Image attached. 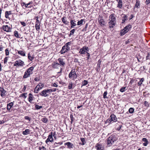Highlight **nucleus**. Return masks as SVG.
<instances>
[{"mask_svg": "<svg viewBox=\"0 0 150 150\" xmlns=\"http://www.w3.org/2000/svg\"><path fill=\"white\" fill-rule=\"evenodd\" d=\"M117 139L116 136L115 134H112L107 139V144L108 147L111 146L114 143Z\"/></svg>", "mask_w": 150, "mask_h": 150, "instance_id": "1", "label": "nucleus"}, {"mask_svg": "<svg viewBox=\"0 0 150 150\" xmlns=\"http://www.w3.org/2000/svg\"><path fill=\"white\" fill-rule=\"evenodd\" d=\"M71 44V42H67L65 45L62 48L61 50L60 51V52L61 54H63L68 51L70 50V48L69 47H68V45H70Z\"/></svg>", "mask_w": 150, "mask_h": 150, "instance_id": "2", "label": "nucleus"}, {"mask_svg": "<svg viewBox=\"0 0 150 150\" xmlns=\"http://www.w3.org/2000/svg\"><path fill=\"white\" fill-rule=\"evenodd\" d=\"M68 76L69 78L72 79H74L77 77V75L75 72V69L71 70Z\"/></svg>", "mask_w": 150, "mask_h": 150, "instance_id": "3", "label": "nucleus"}, {"mask_svg": "<svg viewBox=\"0 0 150 150\" xmlns=\"http://www.w3.org/2000/svg\"><path fill=\"white\" fill-rule=\"evenodd\" d=\"M89 49L88 47L86 46L83 47L82 48L80 49L79 53L81 54H84L87 53V51H88Z\"/></svg>", "mask_w": 150, "mask_h": 150, "instance_id": "4", "label": "nucleus"}, {"mask_svg": "<svg viewBox=\"0 0 150 150\" xmlns=\"http://www.w3.org/2000/svg\"><path fill=\"white\" fill-rule=\"evenodd\" d=\"M24 65V62L21 60H19L16 61L15 63L14 64V66L17 67L19 66L22 67Z\"/></svg>", "mask_w": 150, "mask_h": 150, "instance_id": "5", "label": "nucleus"}, {"mask_svg": "<svg viewBox=\"0 0 150 150\" xmlns=\"http://www.w3.org/2000/svg\"><path fill=\"white\" fill-rule=\"evenodd\" d=\"M110 117V119L108 120L109 123H111L112 121L116 122L117 120V118L114 114L111 115Z\"/></svg>", "mask_w": 150, "mask_h": 150, "instance_id": "6", "label": "nucleus"}, {"mask_svg": "<svg viewBox=\"0 0 150 150\" xmlns=\"http://www.w3.org/2000/svg\"><path fill=\"white\" fill-rule=\"evenodd\" d=\"M53 141V140L52 137V132H51L50 133V134L48 136V138L46 140L45 142L46 143H47L49 142H52Z\"/></svg>", "mask_w": 150, "mask_h": 150, "instance_id": "7", "label": "nucleus"}, {"mask_svg": "<svg viewBox=\"0 0 150 150\" xmlns=\"http://www.w3.org/2000/svg\"><path fill=\"white\" fill-rule=\"evenodd\" d=\"M95 149L96 150H104V148L102 145L99 144H97L95 146Z\"/></svg>", "mask_w": 150, "mask_h": 150, "instance_id": "8", "label": "nucleus"}, {"mask_svg": "<svg viewBox=\"0 0 150 150\" xmlns=\"http://www.w3.org/2000/svg\"><path fill=\"white\" fill-rule=\"evenodd\" d=\"M60 66V65L57 62H53L52 64V67L54 69H58Z\"/></svg>", "mask_w": 150, "mask_h": 150, "instance_id": "9", "label": "nucleus"}, {"mask_svg": "<svg viewBox=\"0 0 150 150\" xmlns=\"http://www.w3.org/2000/svg\"><path fill=\"white\" fill-rule=\"evenodd\" d=\"M40 23L39 21H38V22H36L35 27L36 30L37 31H39L40 29Z\"/></svg>", "mask_w": 150, "mask_h": 150, "instance_id": "10", "label": "nucleus"}, {"mask_svg": "<svg viewBox=\"0 0 150 150\" xmlns=\"http://www.w3.org/2000/svg\"><path fill=\"white\" fill-rule=\"evenodd\" d=\"M34 68L33 67H31L28 69L26 71L27 73L30 74H31L33 73V71L34 70Z\"/></svg>", "mask_w": 150, "mask_h": 150, "instance_id": "11", "label": "nucleus"}, {"mask_svg": "<svg viewBox=\"0 0 150 150\" xmlns=\"http://www.w3.org/2000/svg\"><path fill=\"white\" fill-rule=\"evenodd\" d=\"M40 95L44 97H47L49 96V95L47 94V91L45 90H44L42 91L41 93H40Z\"/></svg>", "mask_w": 150, "mask_h": 150, "instance_id": "12", "label": "nucleus"}, {"mask_svg": "<svg viewBox=\"0 0 150 150\" xmlns=\"http://www.w3.org/2000/svg\"><path fill=\"white\" fill-rule=\"evenodd\" d=\"M0 91L1 92V96L3 97L6 95V91L3 88H0Z\"/></svg>", "mask_w": 150, "mask_h": 150, "instance_id": "13", "label": "nucleus"}, {"mask_svg": "<svg viewBox=\"0 0 150 150\" xmlns=\"http://www.w3.org/2000/svg\"><path fill=\"white\" fill-rule=\"evenodd\" d=\"M118 2L117 7L121 8L122 6V0H116Z\"/></svg>", "mask_w": 150, "mask_h": 150, "instance_id": "14", "label": "nucleus"}, {"mask_svg": "<svg viewBox=\"0 0 150 150\" xmlns=\"http://www.w3.org/2000/svg\"><path fill=\"white\" fill-rule=\"evenodd\" d=\"M109 24L110 28H112L115 25L116 23L115 22L110 21L109 22Z\"/></svg>", "mask_w": 150, "mask_h": 150, "instance_id": "15", "label": "nucleus"}, {"mask_svg": "<svg viewBox=\"0 0 150 150\" xmlns=\"http://www.w3.org/2000/svg\"><path fill=\"white\" fill-rule=\"evenodd\" d=\"M18 53L23 56H25V53L24 51L22 50H18Z\"/></svg>", "mask_w": 150, "mask_h": 150, "instance_id": "16", "label": "nucleus"}, {"mask_svg": "<svg viewBox=\"0 0 150 150\" xmlns=\"http://www.w3.org/2000/svg\"><path fill=\"white\" fill-rule=\"evenodd\" d=\"M58 61L60 64L61 65H62V66H64L65 64V63L64 62V61L63 59H62L61 58H59L58 59Z\"/></svg>", "mask_w": 150, "mask_h": 150, "instance_id": "17", "label": "nucleus"}, {"mask_svg": "<svg viewBox=\"0 0 150 150\" xmlns=\"http://www.w3.org/2000/svg\"><path fill=\"white\" fill-rule=\"evenodd\" d=\"M76 21L74 20H71L70 21L71 27V28H74L76 25V24L75 23Z\"/></svg>", "mask_w": 150, "mask_h": 150, "instance_id": "18", "label": "nucleus"}, {"mask_svg": "<svg viewBox=\"0 0 150 150\" xmlns=\"http://www.w3.org/2000/svg\"><path fill=\"white\" fill-rule=\"evenodd\" d=\"M3 28L4 31L7 32H9V27L8 25H3Z\"/></svg>", "mask_w": 150, "mask_h": 150, "instance_id": "19", "label": "nucleus"}, {"mask_svg": "<svg viewBox=\"0 0 150 150\" xmlns=\"http://www.w3.org/2000/svg\"><path fill=\"white\" fill-rule=\"evenodd\" d=\"M30 130L29 129H26L25 131L23 132V134L24 135H27L30 133Z\"/></svg>", "mask_w": 150, "mask_h": 150, "instance_id": "20", "label": "nucleus"}, {"mask_svg": "<svg viewBox=\"0 0 150 150\" xmlns=\"http://www.w3.org/2000/svg\"><path fill=\"white\" fill-rule=\"evenodd\" d=\"M42 88L41 87L36 86L34 89V92L36 93H38V92Z\"/></svg>", "mask_w": 150, "mask_h": 150, "instance_id": "21", "label": "nucleus"}, {"mask_svg": "<svg viewBox=\"0 0 150 150\" xmlns=\"http://www.w3.org/2000/svg\"><path fill=\"white\" fill-rule=\"evenodd\" d=\"M28 99L30 103H31L32 101L33 100V96L31 93H30L29 94Z\"/></svg>", "mask_w": 150, "mask_h": 150, "instance_id": "22", "label": "nucleus"}, {"mask_svg": "<svg viewBox=\"0 0 150 150\" xmlns=\"http://www.w3.org/2000/svg\"><path fill=\"white\" fill-rule=\"evenodd\" d=\"M65 145L67 146L68 148H72L73 144L70 142H67L64 144Z\"/></svg>", "mask_w": 150, "mask_h": 150, "instance_id": "23", "label": "nucleus"}, {"mask_svg": "<svg viewBox=\"0 0 150 150\" xmlns=\"http://www.w3.org/2000/svg\"><path fill=\"white\" fill-rule=\"evenodd\" d=\"M142 141L145 142L143 144V145L144 146H146L148 143L147 140L146 138H143Z\"/></svg>", "mask_w": 150, "mask_h": 150, "instance_id": "24", "label": "nucleus"}, {"mask_svg": "<svg viewBox=\"0 0 150 150\" xmlns=\"http://www.w3.org/2000/svg\"><path fill=\"white\" fill-rule=\"evenodd\" d=\"M66 18L64 17H63L62 18V22L66 24H67L69 23V22L67 21L66 20Z\"/></svg>", "mask_w": 150, "mask_h": 150, "instance_id": "25", "label": "nucleus"}, {"mask_svg": "<svg viewBox=\"0 0 150 150\" xmlns=\"http://www.w3.org/2000/svg\"><path fill=\"white\" fill-rule=\"evenodd\" d=\"M129 31V30L127 29L126 30H125L124 29H123L120 32V35H124L126 33H127V32H128Z\"/></svg>", "mask_w": 150, "mask_h": 150, "instance_id": "26", "label": "nucleus"}, {"mask_svg": "<svg viewBox=\"0 0 150 150\" xmlns=\"http://www.w3.org/2000/svg\"><path fill=\"white\" fill-rule=\"evenodd\" d=\"M30 75V74L27 73V72L25 71L24 73V75L23 76V78L24 79L27 78L29 77Z\"/></svg>", "mask_w": 150, "mask_h": 150, "instance_id": "27", "label": "nucleus"}, {"mask_svg": "<svg viewBox=\"0 0 150 150\" xmlns=\"http://www.w3.org/2000/svg\"><path fill=\"white\" fill-rule=\"evenodd\" d=\"M14 36L17 38H20L21 35H19L18 34V32L16 31H14Z\"/></svg>", "mask_w": 150, "mask_h": 150, "instance_id": "28", "label": "nucleus"}, {"mask_svg": "<svg viewBox=\"0 0 150 150\" xmlns=\"http://www.w3.org/2000/svg\"><path fill=\"white\" fill-rule=\"evenodd\" d=\"M28 58L31 61H32L34 58L33 56H31L30 53L28 54Z\"/></svg>", "mask_w": 150, "mask_h": 150, "instance_id": "29", "label": "nucleus"}, {"mask_svg": "<svg viewBox=\"0 0 150 150\" xmlns=\"http://www.w3.org/2000/svg\"><path fill=\"white\" fill-rule=\"evenodd\" d=\"M99 23L101 25H104L105 22L103 19H101L98 21Z\"/></svg>", "mask_w": 150, "mask_h": 150, "instance_id": "30", "label": "nucleus"}, {"mask_svg": "<svg viewBox=\"0 0 150 150\" xmlns=\"http://www.w3.org/2000/svg\"><path fill=\"white\" fill-rule=\"evenodd\" d=\"M123 19L122 20V23H124L126 21L127 19V17L126 15H124L123 17Z\"/></svg>", "mask_w": 150, "mask_h": 150, "instance_id": "31", "label": "nucleus"}, {"mask_svg": "<svg viewBox=\"0 0 150 150\" xmlns=\"http://www.w3.org/2000/svg\"><path fill=\"white\" fill-rule=\"evenodd\" d=\"M144 80V78H142L139 81L138 83V85L139 86H141L142 84V82Z\"/></svg>", "mask_w": 150, "mask_h": 150, "instance_id": "32", "label": "nucleus"}, {"mask_svg": "<svg viewBox=\"0 0 150 150\" xmlns=\"http://www.w3.org/2000/svg\"><path fill=\"white\" fill-rule=\"evenodd\" d=\"M84 21V19H81L80 21H78L77 22V25H82Z\"/></svg>", "mask_w": 150, "mask_h": 150, "instance_id": "33", "label": "nucleus"}, {"mask_svg": "<svg viewBox=\"0 0 150 150\" xmlns=\"http://www.w3.org/2000/svg\"><path fill=\"white\" fill-rule=\"evenodd\" d=\"M41 120L44 123H46L47 122L48 119L46 118H43L41 119Z\"/></svg>", "mask_w": 150, "mask_h": 150, "instance_id": "34", "label": "nucleus"}, {"mask_svg": "<svg viewBox=\"0 0 150 150\" xmlns=\"http://www.w3.org/2000/svg\"><path fill=\"white\" fill-rule=\"evenodd\" d=\"M88 82L86 80H84L82 83V86H86L88 84Z\"/></svg>", "mask_w": 150, "mask_h": 150, "instance_id": "35", "label": "nucleus"}, {"mask_svg": "<svg viewBox=\"0 0 150 150\" xmlns=\"http://www.w3.org/2000/svg\"><path fill=\"white\" fill-rule=\"evenodd\" d=\"M42 108V106H39L37 105H35V108L36 110H39Z\"/></svg>", "mask_w": 150, "mask_h": 150, "instance_id": "36", "label": "nucleus"}, {"mask_svg": "<svg viewBox=\"0 0 150 150\" xmlns=\"http://www.w3.org/2000/svg\"><path fill=\"white\" fill-rule=\"evenodd\" d=\"M9 11L8 12V11H6L5 12V17L6 18H9Z\"/></svg>", "mask_w": 150, "mask_h": 150, "instance_id": "37", "label": "nucleus"}, {"mask_svg": "<svg viewBox=\"0 0 150 150\" xmlns=\"http://www.w3.org/2000/svg\"><path fill=\"white\" fill-rule=\"evenodd\" d=\"M134 111V109L133 108H131L129 110V112L130 113H133Z\"/></svg>", "mask_w": 150, "mask_h": 150, "instance_id": "38", "label": "nucleus"}, {"mask_svg": "<svg viewBox=\"0 0 150 150\" xmlns=\"http://www.w3.org/2000/svg\"><path fill=\"white\" fill-rule=\"evenodd\" d=\"M9 57H5L4 59V64H6L7 61L8 59H9Z\"/></svg>", "mask_w": 150, "mask_h": 150, "instance_id": "39", "label": "nucleus"}, {"mask_svg": "<svg viewBox=\"0 0 150 150\" xmlns=\"http://www.w3.org/2000/svg\"><path fill=\"white\" fill-rule=\"evenodd\" d=\"M139 7V2L137 1L134 8H138Z\"/></svg>", "mask_w": 150, "mask_h": 150, "instance_id": "40", "label": "nucleus"}, {"mask_svg": "<svg viewBox=\"0 0 150 150\" xmlns=\"http://www.w3.org/2000/svg\"><path fill=\"white\" fill-rule=\"evenodd\" d=\"M33 3L32 1L29 2L28 3L26 4V8H30V7L31 6H30V5L32 4Z\"/></svg>", "mask_w": 150, "mask_h": 150, "instance_id": "41", "label": "nucleus"}, {"mask_svg": "<svg viewBox=\"0 0 150 150\" xmlns=\"http://www.w3.org/2000/svg\"><path fill=\"white\" fill-rule=\"evenodd\" d=\"M131 25H129L127 26H126L124 28V29L125 30H126L127 29H128L129 30V29L131 28Z\"/></svg>", "mask_w": 150, "mask_h": 150, "instance_id": "42", "label": "nucleus"}, {"mask_svg": "<svg viewBox=\"0 0 150 150\" xmlns=\"http://www.w3.org/2000/svg\"><path fill=\"white\" fill-rule=\"evenodd\" d=\"M107 93H108L107 91L104 92L103 95V97L104 98H108L106 96V95L107 94Z\"/></svg>", "mask_w": 150, "mask_h": 150, "instance_id": "43", "label": "nucleus"}, {"mask_svg": "<svg viewBox=\"0 0 150 150\" xmlns=\"http://www.w3.org/2000/svg\"><path fill=\"white\" fill-rule=\"evenodd\" d=\"M81 140L82 142V144L83 145H84L86 143V142L85 141V139L84 138H81Z\"/></svg>", "mask_w": 150, "mask_h": 150, "instance_id": "44", "label": "nucleus"}, {"mask_svg": "<svg viewBox=\"0 0 150 150\" xmlns=\"http://www.w3.org/2000/svg\"><path fill=\"white\" fill-rule=\"evenodd\" d=\"M27 94V93H22V94H21V96L22 97H23L25 98L27 97L26 96Z\"/></svg>", "mask_w": 150, "mask_h": 150, "instance_id": "45", "label": "nucleus"}, {"mask_svg": "<svg viewBox=\"0 0 150 150\" xmlns=\"http://www.w3.org/2000/svg\"><path fill=\"white\" fill-rule=\"evenodd\" d=\"M126 87H122L120 89V91L122 92H124L125 90Z\"/></svg>", "mask_w": 150, "mask_h": 150, "instance_id": "46", "label": "nucleus"}, {"mask_svg": "<svg viewBox=\"0 0 150 150\" xmlns=\"http://www.w3.org/2000/svg\"><path fill=\"white\" fill-rule=\"evenodd\" d=\"M97 67L99 68L100 67L101 61L100 60H99L98 62Z\"/></svg>", "mask_w": 150, "mask_h": 150, "instance_id": "47", "label": "nucleus"}, {"mask_svg": "<svg viewBox=\"0 0 150 150\" xmlns=\"http://www.w3.org/2000/svg\"><path fill=\"white\" fill-rule=\"evenodd\" d=\"M73 84L72 83H70L68 86V88L69 89H70L72 88V87Z\"/></svg>", "mask_w": 150, "mask_h": 150, "instance_id": "48", "label": "nucleus"}, {"mask_svg": "<svg viewBox=\"0 0 150 150\" xmlns=\"http://www.w3.org/2000/svg\"><path fill=\"white\" fill-rule=\"evenodd\" d=\"M144 105L145 106L149 107V103L146 101H145L144 103Z\"/></svg>", "mask_w": 150, "mask_h": 150, "instance_id": "49", "label": "nucleus"}, {"mask_svg": "<svg viewBox=\"0 0 150 150\" xmlns=\"http://www.w3.org/2000/svg\"><path fill=\"white\" fill-rule=\"evenodd\" d=\"M24 118L25 120H29V121H30L31 120L30 118L28 116H25L24 117Z\"/></svg>", "mask_w": 150, "mask_h": 150, "instance_id": "50", "label": "nucleus"}, {"mask_svg": "<svg viewBox=\"0 0 150 150\" xmlns=\"http://www.w3.org/2000/svg\"><path fill=\"white\" fill-rule=\"evenodd\" d=\"M5 53H6V55H9V52L8 50V49H7L5 50Z\"/></svg>", "mask_w": 150, "mask_h": 150, "instance_id": "51", "label": "nucleus"}, {"mask_svg": "<svg viewBox=\"0 0 150 150\" xmlns=\"http://www.w3.org/2000/svg\"><path fill=\"white\" fill-rule=\"evenodd\" d=\"M45 90L47 91V93H50L52 92V90L51 89Z\"/></svg>", "mask_w": 150, "mask_h": 150, "instance_id": "52", "label": "nucleus"}, {"mask_svg": "<svg viewBox=\"0 0 150 150\" xmlns=\"http://www.w3.org/2000/svg\"><path fill=\"white\" fill-rule=\"evenodd\" d=\"M110 18V19H111L112 18H115L114 16V14H112L110 15L109 17Z\"/></svg>", "mask_w": 150, "mask_h": 150, "instance_id": "53", "label": "nucleus"}, {"mask_svg": "<svg viewBox=\"0 0 150 150\" xmlns=\"http://www.w3.org/2000/svg\"><path fill=\"white\" fill-rule=\"evenodd\" d=\"M122 127V125H119V126H118L117 128L116 129L119 131L120 130V129H121Z\"/></svg>", "mask_w": 150, "mask_h": 150, "instance_id": "54", "label": "nucleus"}, {"mask_svg": "<svg viewBox=\"0 0 150 150\" xmlns=\"http://www.w3.org/2000/svg\"><path fill=\"white\" fill-rule=\"evenodd\" d=\"M36 86H38H38L41 87H42V88L44 86V85L43 84H42L41 83H39L38 85Z\"/></svg>", "mask_w": 150, "mask_h": 150, "instance_id": "55", "label": "nucleus"}, {"mask_svg": "<svg viewBox=\"0 0 150 150\" xmlns=\"http://www.w3.org/2000/svg\"><path fill=\"white\" fill-rule=\"evenodd\" d=\"M20 23L23 26H25L26 25V23L24 22H20Z\"/></svg>", "mask_w": 150, "mask_h": 150, "instance_id": "56", "label": "nucleus"}, {"mask_svg": "<svg viewBox=\"0 0 150 150\" xmlns=\"http://www.w3.org/2000/svg\"><path fill=\"white\" fill-rule=\"evenodd\" d=\"M74 62H77L79 63V62L78 59L77 58H75L74 60Z\"/></svg>", "mask_w": 150, "mask_h": 150, "instance_id": "57", "label": "nucleus"}, {"mask_svg": "<svg viewBox=\"0 0 150 150\" xmlns=\"http://www.w3.org/2000/svg\"><path fill=\"white\" fill-rule=\"evenodd\" d=\"M70 117L71 120H74V118L73 115L72 114H71L70 115Z\"/></svg>", "mask_w": 150, "mask_h": 150, "instance_id": "58", "label": "nucleus"}, {"mask_svg": "<svg viewBox=\"0 0 150 150\" xmlns=\"http://www.w3.org/2000/svg\"><path fill=\"white\" fill-rule=\"evenodd\" d=\"M150 3V0H146V5Z\"/></svg>", "mask_w": 150, "mask_h": 150, "instance_id": "59", "label": "nucleus"}, {"mask_svg": "<svg viewBox=\"0 0 150 150\" xmlns=\"http://www.w3.org/2000/svg\"><path fill=\"white\" fill-rule=\"evenodd\" d=\"M116 18H112L111 19H110V21H113V22H115L116 23Z\"/></svg>", "mask_w": 150, "mask_h": 150, "instance_id": "60", "label": "nucleus"}, {"mask_svg": "<svg viewBox=\"0 0 150 150\" xmlns=\"http://www.w3.org/2000/svg\"><path fill=\"white\" fill-rule=\"evenodd\" d=\"M21 5L22 6H24L25 8H26V4L24 2H23L22 4Z\"/></svg>", "mask_w": 150, "mask_h": 150, "instance_id": "61", "label": "nucleus"}, {"mask_svg": "<svg viewBox=\"0 0 150 150\" xmlns=\"http://www.w3.org/2000/svg\"><path fill=\"white\" fill-rule=\"evenodd\" d=\"M39 150H46V149L45 148V147L43 146L42 148H39Z\"/></svg>", "mask_w": 150, "mask_h": 150, "instance_id": "62", "label": "nucleus"}, {"mask_svg": "<svg viewBox=\"0 0 150 150\" xmlns=\"http://www.w3.org/2000/svg\"><path fill=\"white\" fill-rule=\"evenodd\" d=\"M34 80L36 81H39V79L38 77H36L35 78Z\"/></svg>", "mask_w": 150, "mask_h": 150, "instance_id": "63", "label": "nucleus"}, {"mask_svg": "<svg viewBox=\"0 0 150 150\" xmlns=\"http://www.w3.org/2000/svg\"><path fill=\"white\" fill-rule=\"evenodd\" d=\"M75 31V29H73L71 30L70 31V32L72 34H74Z\"/></svg>", "mask_w": 150, "mask_h": 150, "instance_id": "64", "label": "nucleus"}]
</instances>
